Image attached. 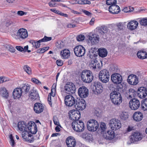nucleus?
<instances>
[{
	"label": "nucleus",
	"mask_w": 147,
	"mask_h": 147,
	"mask_svg": "<svg viewBox=\"0 0 147 147\" xmlns=\"http://www.w3.org/2000/svg\"><path fill=\"white\" fill-rule=\"evenodd\" d=\"M128 115L127 113H123L121 114V118L124 120H126L128 117Z\"/></svg>",
	"instance_id": "obj_52"
},
{
	"label": "nucleus",
	"mask_w": 147,
	"mask_h": 147,
	"mask_svg": "<svg viewBox=\"0 0 147 147\" xmlns=\"http://www.w3.org/2000/svg\"><path fill=\"white\" fill-rule=\"evenodd\" d=\"M8 48L9 51L11 52H14L15 51V49L11 45H9Z\"/></svg>",
	"instance_id": "obj_61"
},
{
	"label": "nucleus",
	"mask_w": 147,
	"mask_h": 147,
	"mask_svg": "<svg viewBox=\"0 0 147 147\" xmlns=\"http://www.w3.org/2000/svg\"><path fill=\"white\" fill-rule=\"evenodd\" d=\"M117 3V0H107L106 4L108 5H115Z\"/></svg>",
	"instance_id": "obj_43"
},
{
	"label": "nucleus",
	"mask_w": 147,
	"mask_h": 147,
	"mask_svg": "<svg viewBox=\"0 0 147 147\" xmlns=\"http://www.w3.org/2000/svg\"><path fill=\"white\" fill-rule=\"evenodd\" d=\"M56 63L58 66H61L63 64V62L62 61L58 59L57 60Z\"/></svg>",
	"instance_id": "obj_60"
},
{
	"label": "nucleus",
	"mask_w": 147,
	"mask_h": 147,
	"mask_svg": "<svg viewBox=\"0 0 147 147\" xmlns=\"http://www.w3.org/2000/svg\"><path fill=\"white\" fill-rule=\"evenodd\" d=\"M97 62L96 60H95L92 63L91 65L93 69H95L97 67Z\"/></svg>",
	"instance_id": "obj_57"
},
{
	"label": "nucleus",
	"mask_w": 147,
	"mask_h": 147,
	"mask_svg": "<svg viewBox=\"0 0 147 147\" xmlns=\"http://www.w3.org/2000/svg\"><path fill=\"white\" fill-rule=\"evenodd\" d=\"M31 80L32 82L35 83L36 84H41V83L39 80L35 78H32Z\"/></svg>",
	"instance_id": "obj_54"
},
{
	"label": "nucleus",
	"mask_w": 147,
	"mask_h": 147,
	"mask_svg": "<svg viewBox=\"0 0 147 147\" xmlns=\"http://www.w3.org/2000/svg\"><path fill=\"white\" fill-rule=\"evenodd\" d=\"M111 79L114 83L117 84L121 83L122 80V78L120 74L115 73L111 75Z\"/></svg>",
	"instance_id": "obj_12"
},
{
	"label": "nucleus",
	"mask_w": 147,
	"mask_h": 147,
	"mask_svg": "<svg viewBox=\"0 0 147 147\" xmlns=\"http://www.w3.org/2000/svg\"><path fill=\"white\" fill-rule=\"evenodd\" d=\"M129 106L132 110H136L138 109L140 106L139 100L137 98L131 99L129 102Z\"/></svg>",
	"instance_id": "obj_11"
},
{
	"label": "nucleus",
	"mask_w": 147,
	"mask_h": 147,
	"mask_svg": "<svg viewBox=\"0 0 147 147\" xmlns=\"http://www.w3.org/2000/svg\"><path fill=\"white\" fill-rule=\"evenodd\" d=\"M17 36L22 39L26 38L28 36V33L27 30L23 28L20 29L17 33Z\"/></svg>",
	"instance_id": "obj_17"
},
{
	"label": "nucleus",
	"mask_w": 147,
	"mask_h": 147,
	"mask_svg": "<svg viewBox=\"0 0 147 147\" xmlns=\"http://www.w3.org/2000/svg\"><path fill=\"white\" fill-rule=\"evenodd\" d=\"M78 94L79 98V100L77 101L76 104L74 107L78 110H82V107L83 106V86L80 88L78 91ZM79 98H77L78 99Z\"/></svg>",
	"instance_id": "obj_2"
},
{
	"label": "nucleus",
	"mask_w": 147,
	"mask_h": 147,
	"mask_svg": "<svg viewBox=\"0 0 147 147\" xmlns=\"http://www.w3.org/2000/svg\"><path fill=\"white\" fill-rule=\"evenodd\" d=\"M83 138H84L86 141L88 142L92 141L93 140L92 135L89 133H86L83 135Z\"/></svg>",
	"instance_id": "obj_37"
},
{
	"label": "nucleus",
	"mask_w": 147,
	"mask_h": 147,
	"mask_svg": "<svg viewBox=\"0 0 147 147\" xmlns=\"http://www.w3.org/2000/svg\"><path fill=\"white\" fill-rule=\"evenodd\" d=\"M23 69L24 71L28 74H31V70L30 67L28 65H26L24 66Z\"/></svg>",
	"instance_id": "obj_47"
},
{
	"label": "nucleus",
	"mask_w": 147,
	"mask_h": 147,
	"mask_svg": "<svg viewBox=\"0 0 147 147\" xmlns=\"http://www.w3.org/2000/svg\"><path fill=\"white\" fill-rule=\"evenodd\" d=\"M99 55L102 57H106L107 54V50L105 49H98Z\"/></svg>",
	"instance_id": "obj_36"
},
{
	"label": "nucleus",
	"mask_w": 147,
	"mask_h": 147,
	"mask_svg": "<svg viewBox=\"0 0 147 147\" xmlns=\"http://www.w3.org/2000/svg\"><path fill=\"white\" fill-rule=\"evenodd\" d=\"M0 94L4 98H7L8 96V93L5 87H3L0 89Z\"/></svg>",
	"instance_id": "obj_34"
},
{
	"label": "nucleus",
	"mask_w": 147,
	"mask_h": 147,
	"mask_svg": "<svg viewBox=\"0 0 147 147\" xmlns=\"http://www.w3.org/2000/svg\"><path fill=\"white\" fill-rule=\"evenodd\" d=\"M109 126L113 130H116L119 129L121 127L120 121L118 120L113 119L110 121Z\"/></svg>",
	"instance_id": "obj_7"
},
{
	"label": "nucleus",
	"mask_w": 147,
	"mask_h": 147,
	"mask_svg": "<svg viewBox=\"0 0 147 147\" xmlns=\"http://www.w3.org/2000/svg\"><path fill=\"white\" fill-rule=\"evenodd\" d=\"M109 9V11L113 14L118 13L120 11L119 7L116 5H111Z\"/></svg>",
	"instance_id": "obj_26"
},
{
	"label": "nucleus",
	"mask_w": 147,
	"mask_h": 147,
	"mask_svg": "<svg viewBox=\"0 0 147 147\" xmlns=\"http://www.w3.org/2000/svg\"><path fill=\"white\" fill-rule=\"evenodd\" d=\"M83 49V46L81 45H78L76 46L74 49V51L75 55L79 57H82V53Z\"/></svg>",
	"instance_id": "obj_27"
},
{
	"label": "nucleus",
	"mask_w": 147,
	"mask_h": 147,
	"mask_svg": "<svg viewBox=\"0 0 147 147\" xmlns=\"http://www.w3.org/2000/svg\"><path fill=\"white\" fill-rule=\"evenodd\" d=\"M76 74L78 76H79L81 78V79L82 80H83V77H82V75H83V71L82 70H81L80 71H79L78 72V73Z\"/></svg>",
	"instance_id": "obj_62"
},
{
	"label": "nucleus",
	"mask_w": 147,
	"mask_h": 147,
	"mask_svg": "<svg viewBox=\"0 0 147 147\" xmlns=\"http://www.w3.org/2000/svg\"><path fill=\"white\" fill-rule=\"evenodd\" d=\"M142 107L144 110H147V99H144L142 103Z\"/></svg>",
	"instance_id": "obj_44"
},
{
	"label": "nucleus",
	"mask_w": 147,
	"mask_h": 147,
	"mask_svg": "<svg viewBox=\"0 0 147 147\" xmlns=\"http://www.w3.org/2000/svg\"><path fill=\"white\" fill-rule=\"evenodd\" d=\"M66 143L68 147H75L76 144V141L74 138L69 136L66 139Z\"/></svg>",
	"instance_id": "obj_19"
},
{
	"label": "nucleus",
	"mask_w": 147,
	"mask_h": 147,
	"mask_svg": "<svg viewBox=\"0 0 147 147\" xmlns=\"http://www.w3.org/2000/svg\"><path fill=\"white\" fill-rule=\"evenodd\" d=\"M64 101L65 105L69 107L74 106L77 102L74 98L70 95L65 96Z\"/></svg>",
	"instance_id": "obj_6"
},
{
	"label": "nucleus",
	"mask_w": 147,
	"mask_h": 147,
	"mask_svg": "<svg viewBox=\"0 0 147 147\" xmlns=\"http://www.w3.org/2000/svg\"><path fill=\"white\" fill-rule=\"evenodd\" d=\"M133 117L134 120L137 121H139L142 119L143 115L141 112L137 111L134 113Z\"/></svg>",
	"instance_id": "obj_31"
},
{
	"label": "nucleus",
	"mask_w": 147,
	"mask_h": 147,
	"mask_svg": "<svg viewBox=\"0 0 147 147\" xmlns=\"http://www.w3.org/2000/svg\"><path fill=\"white\" fill-rule=\"evenodd\" d=\"M49 47H47L40 49L36 50V52L37 53H43L49 49Z\"/></svg>",
	"instance_id": "obj_45"
},
{
	"label": "nucleus",
	"mask_w": 147,
	"mask_h": 147,
	"mask_svg": "<svg viewBox=\"0 0 147 147\" xmlns=\"http://www.w3.org/2000/svg\"><path fill=\"white\" fill-rule=\"evenodd\" d=\"M52 91L51 90V92L50 93L48 96V101L49 102V104L51 106L52 103H51V96L53 97H54L55 96V94H53V95H52Z\"/></svg>",
	"instance_id": "obj_48"
},
{
	"label": "nucleus",
	"mask_w": 147,
	"mask_h": 147,
	"mask_svg": "<svg viewBox=\"0 0 147 147\" xmlns=\"http://www.w3.org/2000/svg\"><path fill=\"white\" fill-rule=\"evenodd\" d=\"M23 94L20 88L15 89L13 92V96L15 99H18L20 98Z\"/></svg>",
	"instance_id": "obj_25"
},
{
	"label": "nucleus",
	"mask_w": 147,
	"mask_h": 147,
	"mask_svg": "<svg viewBox=\"0 0 147 147\" xmlns=\"http://www.w3.org/2000/svg\"><path fill=\"white\" fill-rule=\"evenodd\" d=\"M138 24V23L136 21L132 20L127 23V26L129 29L133 30L137 28Z\"/></svg>",
	"instance_id": "obj_28"
},
{
	"label": "nucleus",
	"mask_w": 147,
	"mask_h": 147,
	"mask_svg": "<svg viewBox=\"0 0 147 147\" xmlns=\"http://www.w3.org/2000/svg\"><path fill=\"white\" fill-rule=\"evenodd\" d=\"M101 84L98 82H95L92 83L90 86L91 89L92 90L96 89Z\"/></svg>",
	"instance_id": "obj_38"
},
{
	"label": "nucleus",
	"mask_w": 147,
	"mask_h": 147,
	"mask_svg": "<svg viewBox=\"0 0 147 147\" xmlns=\"http://www.w3.org/2000/svg\"><path fill=\"white\" fill-rule=\"evenodd\" d=\"M137 92L134 89L130 88L129 90L127 93V97L128 98L131 99L135 97L137 94Z\"/></svg>",
	"instance_id": "obj_32"
},
{
	"label": "nucleus",
	"mask_w": 147,
	"mask_h": 147,
	"mask_svg": "<svg viewBox=\"0 0 147 147\" xmlns=\"http://www.w3.org/2000/svg\"><path fill=\"white\" fill-rule=\"evenodd\" d=\"M52 39V38L51 37H48L45 36L44 37L41 39V40L42 42H47L51 40Z\"/></svg>",
	"instance_id": "obj_51"
},
{
	"label": "nucleus",
	"mask_w": 147,
	"mask_h": 147,
	"mask_svg": "<svg viewBox=\"0 0 147 147\" xmlns=\"http://www.w3.org/2000/svg\"><path fill=\"white\" fill-rule=\"evenodd\" d=\"M99 78L100 80L103 83H106L108 82L110 78L108 71L105 69L101 71L99 74Z\"/></svg>",
	"instance_id": "obj_3"
},
{
	"label": "nucleus",
	"mask_w": 147,
	"mask_h": 147,
	"mask_svg": "<svg viewBox=\"0 0 147 147\" xmlns=\"http://www.w3.org/2000/svg\"><path fill=\"white\" fill-rule=\"evenodd\" d=\"M134 9V8L132 7H130L129 8H128L127 7H125L123 9H122V11H123L125 12H127L129 11L131 12V11H132Z\"/></svg>",
	"instance_id": "obj_50"
},
{
	"label": "nucleus",
	"mask_w": 147,
	"mask_h": 147,
	"mask_svg": "<svg viewBox=\"0 0 147 147\" xmlns=\"http://www.w3.org/2000/svg\"><path fill=\"white\" fill-rule=\"evenodd\" d=\"M69 118L72 120L78 119L81 117L80 113L79 111L72 110L69 112Z\"/></svg>",
	"instance_id": "obj_13"
},
{
	"label": "nucleus",
	"mask_w": 147,
	"mask_h": 147,
	"mask_svg": "<svg viewBox=\"0 0 147 147\" xmlns=\"http://www.w3.org/2000/svg\"><path fill=\"white\" fill-rule=\"evenodd\" d=\"M83 82L86 83H89L93 80L94 76L92 73L89 70H83Z\"/></svg>",
	"instance_id": "obj_5"
},
{
	"label": "nucleus",
	"mask_w": 147,
	"mask_h": 147,
	"mask_svg": "<svg viewBox=\"0 0 147 147\" xmlns=\"http://www.w3.org/2000/svg\"><path fill=\"white\" fill-rule=\"evenodd\" d=\"M103 87L102 84L96 89L93 90V92L95 94H99L101 93L103 91Z\"/></svg>",
	"instance_id": "obj_39"
},
{
	"label": "nucleus",
	"mask_w": 147,
	"mask_h": 147,
	"mask_svg": "<svg viewBox=\"0 0 147 147\" xmlns=\"http://www.w3.org/2000/svg\"><path fill=\"white\" fill-rule=\"evenodd\" d=\"M16 48L17 50L20 51L22 52L23 51V48L21 46H16Z\"/></svg>",
	"instance_id": "obj_63"
},
{
	"label": "nucleus",
	"mask_w": 147,
	"mask_h": 147,
	"mask_svg": "<svg viewBox=\"0 0 147 147\" xmlns=\"http://www.w3.org/2000/svg\"><path fill=\"white\" fill-rule=\"evenodd\" d=\"M29 97L32 100L38 99L39 98V94L36 90H31L29 92Z\"/></svg>",
	"instance_id": "obj_22"
},
{
	"label": "nucleus",
	"mask_w": 147,
	"mask_h": 147,
	"mask_svg": "<svg viewBox=\"0 0 147 147\" xmlns=\"http://www.w3.org/2000/svg\"><path fill=\"white\" fill-rule=\"evenodd\" d=\"M140 23L142 26H147V18H143L140 20Z\"/></svg>",
	"instance_id": "obj_41"
},
{
	"label": "nucleus",
	"mask_w": 147,
	"mask_h": 147,
	"mask_svg": "<svg viewBox=\"0 0 147 147\" xmlns=\"http://www.w3.org/2000/svg\"><path fill=\"white\" fill-rule=\"evenodd\" d=\"M24 141H27L28 142L31 143L34 141V139L32 137V135L31 134H30V136H28L27 138L24 139Z\"/></svg>",
	"instance_id": "obj_49"
},
{
	"label": "nucleus",
	"mask_w": 147,
	"mask_h": 147,
	"mask_svg": "<svg viewBox=\"0 0 147 147\" xmlns=\"http://www.w3.org/2000/svg\"><path fill=\"white\" fill-rule=\"evenodd\" d=\"M137 55L138 57L141 59H144L147 56L146 53L145 51H140L138 52Z\"/></svg>",
	"instance_id": "obj_35"
},
{
	"label": "nucleus",
	"mask_w": 147,
	"mask_h": 147,
	"mask_svg": "<svg viewBox=\"0 0 147 147\" xmlns=\"http://www.w3.org/2000/svg\"><path fill=\"white\" fill-rule=\"evenodd\" d=\"M72 126L73 129L78 132L82 131L83 129V121L82 120H78L72 122Z\"/></svg>",
	"instance_id": "obj_9"
},
{
	"label": "nucleus",
	"mask_w": 147,
	"mask_h": 147,
	"mask_svg": "<svg viewBox=\"0 0 147 147\" xmlns=\"http://www.w3.org/2000/svg\"><path fill=\"white\" fill-rule=\"evenodd\" d=\"M27 126L26 123L23 121L18 122L17 125L19 129L23 131L27 130Z\"/></svg>",
	"instance_id": "obj_29"
},
{
	"label": "nucleus",
	"mask_w": 147,
	"mask_h": 147,
	"mask_svg": "<svg viewBox=\"0 0 147 147\" xmlns=\"http://www.w3.org/2000/svg\"><path fill=\"white\" fill-rule=\"evenodd\" d=\"M50 10L56 13H57L60 16H62L65 17H67L68 15L67 14L63 13H62L61 12L56 9H51Z\"/></svg>",
	"instance_id": "obj_40"
},
{
	"label": "nucleus",
	"mask_w": 147,
	"mask_h": 147,
	"mask_svg": "<svg viewBox=\"0 0 147 147\" xmlns=\"http://www.w3.org/2000/svg\"><path fill=\"white\" fill-rule=\"evenodd\" d=\"M41 40V39L37 41H36L34 40H30V42L36 49H38L40 47V43L42 42V41Z\"/></svg>",
	"instance_id": "obj_33"
},
{
	"label": "nucleus",
	"mask_w": 147,
	"mask_h": 147,
	"mask_svg": "<svg viewBox=\"0 0 147 147\" xmlns=\"http://www.w3.org/2000/svg\"><path fill=\"white\" fill-rule=\"evenodd\" d=\"M100 128L102 130L101 132L105 131L106 128V126L105 123H101L100 125Z\"/></svg>",
	"instance_id": "obj_53"
},
{
	"label": "nucleus",
	"mask_w": 147,
	"mask_h": 147,
	"mask_svg": "<svg viewBox=\"0 0 147 147\" xmlns=\"http://www.w3.org/2000/svg\"><path fill=\"white\" fill-rule=\"evenodd\" d=\"M138 96L140 98H145L147 95V88L144 87L139 88L137 92Z\"/></svg>",
	"instance_id": "obj_14"
},
{
	"label": "nucleus",
	"mask_w": 147,
	"mask_h": 147,
	"mask_svg": "<svg viewBox=\"0 0 147 147\" xmlns=\"http://www.w3.org/2000/svg\"><path fill=\"white\" fill-rule=\"evenodd\" d=\"M53 121L55 125L61 127V125H60L59 122L56 117H54L53 118Z\"/></svg>",
	"instance_id": "obj_55"
},
{
	"label": "nucleus",
	"mask_w": 147,
	"mask_h": 147,
	"mask_svg": "<svg viewBox=\"0 0 147 147\" xmlns=\"http://www.w3.org/2000/svg\"><path fill=\"white\" fill-rule=\"evenodd\" d=\"M89 95V90L86 87L83 86V98H85Z\"/></svg>",
	"instance_id": "obj_42"
},
{
	"label": "nucleus",
	"mask_w": 147,
	"mask_h": 147,
	"mask_svg": "<svg viewBox=\"0 0 147 147\" xmlns=\"http://www.w3.org/2000/svg\"><path fill=\"white\" fill-rule=\"evenodd\" d=\"M87 127L89 131L94 132L96 131L98 129V124L95 120H90L87 123Z\"/></svg>",
	"instance_id": "obj_4"
},
{
	"label": "nucleus",
	"mask_w": 147,
	"mask_h": 147,
	"mask_svg": "<svg viewBox=\"0 0 147 147\" xmlns=\"http://www.w3.org/2000/svg\"><path fill=\"white\" fill-rule=\"evenodd\" d=\"M49 5L51 7H55L56 6V4L53 2H50L49 3Z\"/></svg>",
	"instance_id": "obj_64"
},
{
	"label": "nucleus",
	"mask_w": 147,
	"mask_h": 147,
	"mask_svg": "<svg viewBox=\"0 0 147 147\" xmlns=\"http://www.w3.org/2000/svg\"><path fill=\"white\" fill-rule=\"evenodd\" d=\"M115 135V134L113 130H110L103 133V137L107 140H111L114 138Z\"/></svg>",
	"instance_id": "obj_21"
},
{
	"label": "nucleus",
	"mask_w": 147,
	"mask_h": 147,
	"mask_svg": "<svg viewBox=\"0 0 147 147\" xmlns=\"http://www.w3.org/2000/svg\"><path fill=\"white\" fill-rule=\"evenodd\" d=\"M30 134H29L27 130H26V131H24L22 132V137L24 140L26 139V138H27L28 136H30Z\"/></svg>",
	"instance_id": "obj_46"
},
{
	"label": "nucleus",
	"mask_w": 147,
	"mask_h": 147,
	"mask_svg": "<svg viewBox=\"0 0 147 147\" xmlns=\"http://www.w3.org/2000/svg\"><path fill=\"white\" fill-rule=\"evenodd\" d=\"M142 138V135L140 133L136 131L133 132L131 136L130 140L133 142L141 140Z\"/></svg>",
	"instance_id": "obj_16"
},
{
	"label": "nucleus",
	"mask_w": 147,
	"mask_h": 147,
	"mask_svg": "<svg viewBox=\"0 0 147 147\" xmlns=\"http://www.w3.org/2000/svg\"><path fill=\"white\" fill-rule=\"evenodd\" d=\"M87 37L88 38L91 42V43L93 44H96L98 43L99 40V38L98 36L95 34H92L91 35H88Z\"/></svg>",
	"instance_id": "obj_23"
},
{
	"label": "nucleus",
	"mask_w": 147,
	"mask_h": 147,
	"mask_svg": "<svg viewBox=\"0 0 147 147\" xmlns=\"http://www.w3.org/2000/svg\"><path fill=\"white\" fill-rule=\"evenodd\" d=\"M17 14L18 15L22 16L24 15H26L27 13L22 11H19L17 12Z\"/></svg>",
	"instance_id": "obj_56"
},
{
	"label": "nucleus",
	"mask_w": 147,
	"mask_h": 147,
	"mask_svg": "<svg viewBox=\"0 0 147 147\" xmlns=\"http://www.w3.org/2000/svg\"><path fill=\"white\" fill-rule=\"evenodd\" d=\"M60 55L63 59H66L69 58L71 54L69 50L65 49L60 52Z\"/></svg>",
	"instance_id": "obj_24"
},
{
	"label": "nucleus",
	"mask_w": 147,
	"mask_h": 147,
	"mask_svg": "<svg viewBox=\"0 0 147 147\" xmlns=\"http://www.w3.org/2000/svg\"><path fill=\"white\" fill-rule=\"evenodd\" d=\"M110 98L112 102L115 105H119L122 100V98L120 93L115 90L110 94Z\"/></svg>",
	"instance_id": "obj_1"
},
{
	"label": "nucleus",
	"mask_w": 147,
	"mask_h": 147,
	"mask_svg": "<svg viewBox=\"0 0 147 147\" xmlns=\"http://www.w3.org/2000/svg\"><path fill=\"white\" fill-rule=\"evenodd\" d=\"M127 80L128 83L132 85H136L138 81V78L136 76L132 74L129 76Z\"/></svg>",
	"instance_id": "obj_18"
},
{
	"label": "nucleus",
	"mask_w": 147,
	"mask_h": 147,
	"mask_svg": "<svg viewBox=\"0 0 147 147\" xmlns=\"http://www.w3.org/2000/svg\"><path fill=\"white\" fill-rule=\"evenodd\" d=\"M7 80L4 77H0V83H3V82H6L7 81Z\"/></svg>",
	"instance_id": "obj_59"
},
{
	"label": "nucleus",
	"mask_w": 147,
	"mask_h": 147,
	"mask_svg": "<svg viewBox=\"0 0 147 147\" xmlns=\"http://www.w3.org/2000/svg\"><path fill=\"white\" fill-rule=\"evenodd\" d=\"M97 33L100 36L102 37L106 36L107 34L110 33V30L108 27L105 26H102L100 27H97Z\"/></svg>",
	"instance_id": "obj_10"
},
{
	"label": "nucleus",
	"mask_w": 147,
	"mask_h": 147,
	"mask_svg": "<svg viewBox=\"0 0 147 147\" xmlns=\"http://www.w3.org/2000/svg\"><path fill=\"white\" fill-rule=\"evenodd\" d=\"M30 86L28 84H24L22 85L20 88L23 94H26L28 92L30 89Z\"/></svg>",
	"instance_id": "obj_30"
},
{
	"label": "nucleus",
	"mask_w": 147,
	"mask_h": 147,
	"mask_svg": "<svg viewBox=\"0 0 147 147\" xmlns=\"http://www.w3.org/2000/svg\"><path fill=\"white\" fill-rule=\"evenodd\" d=\"M77 40L78 41L83 40V35L80 34L77 36L76 37Z\"/></svg>",
	"instance_id": "obj_58"
},
{
	"label": "nucleus",
	"mask_w": 147,
	"mask_h": 147,
	"mask_svg": "<svg viewBox=\"0 0 147 147\" xmlns=\"http://www.w3.org/2000/svg\"><path fill=\"white\" fill-rule=\"evenodd\" d=\"M64 92L67 94H71L75 92L76 88L75 85L71 82H68L65 85Z\"/></svg>",
	"instance_id": "obj_8"
},
{
	"label": "nucleus",
	"mask_w": 147,
	"mask_h": 147,
	"mask_svg": "<svg viewBox=\"0 0 147 147\" xmlns=\"http://www.w3.org/2000/svg\"><path fill=\"white\" fill-rule=\"evenodd\" d=\"M44 108L42 104L40 103H36L34 105V109L36 113H40L42 112Z\"/></svg>",
	"instance_id": "obj_20"
},
{
	"label": "nucleus",
	"mask_w": 147,
	"mask_h": 147,
	"mask_svg": "<svg viewBox=\"0 0 147 147\" xmlns=\"http://www.w3.org/2000/svg\"><path fill=\"white\" fill-rule=\"evenodd\" d=\"M27 128V131H29L32 134H35L37 131L36 125L35 123L33 122H29L28 123Z\"/></svg>",
	"instance_id": "obj_15"
}]
</instances>
